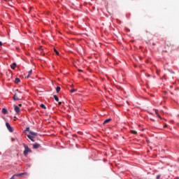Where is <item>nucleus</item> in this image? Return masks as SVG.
<instances>
[{
    "label": "nucleus",
    "mask_w": 179,
    "mask_h": 179,
    "mask_svg": "<svg viewBox=\"0 0 179 179\" xmlns=\"http://www.w3.org/2000/svg\"><path fill=\"white\" fill-rule=\"evenodd\" d=\"M54 51H55V54L57 55H59V52H58V50H57V49H54Z\"/></svg>",
    "instance_id": "obj_17"
},
{
    "label": "nucleus",
    "mask_w": 179,
    "mask_h": 179,
    "mask_svg": "<svg viewBox=\"0 0 179 179\" xmlns=\"http://www.w3.org/2000/svg\"><path fill=\"white\" fill-rule=\"evenodd\" d=\"M110 121H111V118L106 119V120L103 122V125H106V124H108V122H110Z\"/></svg>",
    "instance_id": "obj_9"
},
{
    "label": "nucleus",
    "mask_w": 179,
    "mask_h": 179,
    "mask_svg": "<svg viewBox=\"0 0 179 179\" xmlns=\"http://www.w3.org/2000/svg\"><path fill=\"white\" fill-rule=\"evenodd\" d=\"M160 177H162V176H161V175H157V179L160 178Z\"/></svg>",
    "instance_id": "obj_21"
},
{
    "label": "nucleus",
    "mask_w": 179,
    "mask_h": 179,
    "mask_svg": "<svg viewBox=\"0 0 179 179\" xmlns=\"http://www.w3.org/2000/svg\"><path fill=\"white\" fill-rule=\"evenodd\" d=\"M56 92L57 93H59V92H61V87H57Z\"/></svg>",
    "instance_id": "obj_15"
},
{
    "label": "nucleus",
    "mask_w": 179,
    "mask_h": 179,
    "mask_svg": "<svg viewBox=\"0 0 179 179\" xmlns=\"http://www.w3.org/2000/svg\"><path fill=\"white\" fill-rule=\"evenodd\" d=\"M18 106L22 107V104L21 103L18 104Z\"/></svg>",
    "instance_id": "obj_23"
},
{
    "label": "nucleus",
    "mask_w": 179,
    "mask_h": 179,
    "mask_svg": "<svg viewBox=\"0 0 179 179\" xmlns=\"http://www.w3.org/2000/svg\"><path fill=\"white\" fill-rule=\"evenodd\" d=\"M62 104V102H59V106H61Z\"/></svg>",
    "instance_id": "obj_22"
},
{
    "label": "nucleus",
    "mask_w": 179,
    "mask_h": 179,
    "mask_svg": "<svg viewBox=\"0 0 179 179\" xmlns=\"http://www.w3.org/2000/svg\"><path fill=\"white\" fill-rule=\"evenodd\" d=\"M6 127L10 132H13V129L10 127V124L8 122L6 123Z\"/></svg>",
    "instance_id": "obj_3"
},
{
    "label": "nucleus",
    "mask_w": 179,
    "mask_h": 179,
    "mask_svg": "<svg viewBox=\"0 0 179 179\" xmlns=\"http://www.w3.org/2000/svg\"><path fill=\"white\" fill-rule=\"evenodd\" d=\"M25 131H27L28 132H30V127H27Z\"/></svg>",
    "instance_id": "obj_20"
},
{
    "label": "nucleus",
    "mask_w": 179,
    "mask_h": 179,
    "mask_svg": "<svg viewBox=\"0 0 179 179\" xmlns=\"http://www.w3.org/2000/svg\"><path fill=\"white\" fill-rule=\"evenodd\" d=\"M53 97H54V99H55V101H59V98H58V96L54 95Z\"/></svg>",
    "instance_id": "obj_13"
},
{
    "label": "nucleus",
    "mask_w": 179,
    "mask_h": 179,
    "mask_svg": "<svg viewBox=\"0 0 179 179\" xmlns=\"http://www.w3.org/2000/svg\"><path fill=\"white\" fill-rule=\"evenodd\" d=\"M78 72H82V70H78Z\"/></svg>",
    "instance_id": "obj_26"
},
{
    "label": "nucleus",
    "mask_w": 179,
    "mask_h": 179,
    "mask_svg": "<svg viewBox=\"0 0 179 179\" xmlns=\"http://www.w3.org/2000/svg\"><path fill=\"white\" fill-rule=\"evenodd\" d=\"M148 78H150V75L148 74Z\"/></svg>",
    "instance_id": "obj_27"
},
{
    "label": "nucleus",
    "mask_w": 179,
    "mask_h": 179,
    "mask_svg": "<svg viewBox=\"0 0 179 179\" xmlns=\"http://www.w3.org/2000/svg\"><path fill=\"white\" fill-rule=\"evenodd\" d=\"M30 135H32V136H37L38 134L34 131H29Z\"/></svg>",
    "instance_id": "obj_11"
},
{
    "label": "nucleus",
    "mask_w": 179,
    "mask_h": 179,
    "mask_svg": "<svg viewBox=\"0 0 179 179\" xmlns=\"http://www.w3.org/2000/svg\"><path fill=\"white\" fill-rule=\"evenodd\" d=\"M27 138H29V139H30V141H31L32 142H35V140H34V136L30 135V134H28L27 135Z\"/></svg>",
    "instance_id": "obj_6"
},
{
    "label": "nucleus",
    "mask_w": 179,
    "mask_h": 179,
    "mask_svg": "<svg viewBox=\"0 0 179 179\" xmlns=\"http://www.w3.org/2000/svg\"><path fill=\"white\" fill-rule=\"evenodd\" d=\"M22 145L25 149L23 152L24 156H27L29 153H31V150L29 148L28 145L23 143Z\"/></svg>",
    "instance_id": "obj_1"
},
{
    "label": "nucleus",
    "mask_w": 179,
    "mask_h": 179,
    "mask_svg": "<svg viewBox=\"0 0 179 179\" xmlns=\"http://www.w3.org/2000/svg\"><path fill=\"white\" fill-rule=\"evenodd\" d=\"M11 69H16V63H13L11 64Z\"/></svg>",
    "instance_id": "obj_12"
},
{
    "label": "nucleus",
    "mask_w": 179,
    "mask_h": 179,
    "mask_svg": "<svg viewBox=\"0 0 179 179\" xmlns=\"http://www.w3.org/2000/svg\"><path fill=\"white\" fill-rule=\"evenodd\" d=\"M40 107L41 108H44L45 110V105H44V104H43V103H41V105H40Z\"/></svg>",
    "instance_id": "obj_18"
},
{
    "label": "nucleus",
    "mask_w": 179,
    "mask_h": 179,
    "mask_svg": "<svg viewBox=\"0 0 179 179\" xmlns=\"http://www.w3.org/2000/svg\"><path fill=\"white\" fill-rule=\"evenodd\" d=\"M171 94H173V92H171Z\"/></svg>",
    "instance_id": "obj_29"
},
{
    "label": "nucleus",
    "mask_w": 179,
    "mask_h": 179,
    "mask_svg": "<svg viewBox=\"0 0 179 179\" xmlns=\"http://www.w3.org/2000/svg\"><path fill=\"white\" fill-rule=\"evenodd\" d=\"M31 73H33V70H30L29 72H28V74L27 76H26V78L27 79H29V78H30V75H31Z\"/></svg>",
    "instance_id": "obj_8"
},
{
    "label": "nucleus",
    "mask_w": 179,
    "mask_h": 179,
    "mask_svg": "<svg viewBox=\"0 0 179 179\" xmlns=\"http://www.w3.org/2000/svg\"><path fill=\"white\" fill-rule=\"evenodd\" d=\"M157 117H159V118H161L160 115H157Z\"/></svg>",
    "instance_id": "obj_24"
},
{
    "label": "nucleus",
    "mask_w": 179,
    "mask_h": 179,
    "mask_svg": "<svg viewBox=\"0 0 179 179\" xmlns=\"http://www.w3.org/2000/svg\"><path fill=\"white\" fill-rule=\"evenodd\" d=\"M13 99L15 100V101H19V100H20V99L19 98V96L16 94H14Z\"/></svg>",
    "instance_id": "obj_7"
},
{
    "label": "nucleus",
    "mask_w": 179,
    "mask_h": 179,
    "mask_svg": "<svg viewBox=\"0 0 179 179\" xmlns=\"http://www.w3.org/2000/svg\"><path fill=\"white\" fill-rule=\"evenodd\" d=\"M130 132L131 134H134V135H138V132L135 130H131Z\"/></svg>",
    "instance_id": "obj_14"
},
{
    "label": "nucleus",
    "mask_w": 179,
    "mask_h": 179,
    "mask_svg": "<svg viewBox=\"0 0 179 179\" xmlns=\"http://www.w3.org/2000/svg\"><path fill=\"white\" fill-rule=\"evenodd\" d=\"M14 110L17 114H19L20 113V108L17 105H14Z\"/></svg>",
    "instance_id": "obj_4"
},
{
    "label": "nucleus",
    "mask_w": 179,
    "mask_h": 179,
    "mask_svg": "<svg viewBox=\"0 0 179 179\" xmlns=\"http://www.w3.org/2000/svg\"><path fill=\"white\" fill-rule=\"evenodd\" d=\"M167 127V124H165V127Z\"/></svg>",
    "instance_id": "obj_28"
},
{
    "label": "nucleus",
    "mask_w": 179,
    "mask_h": 179,
    "mask_svg": "<svg viewBox=\"0 0 179 179\" xmlns=\"http://www.w3.org/2000/svg\"><path fill=\"white\" fill-rule=\"evenodd\" d=\"M1 113H2L3 114H8V110H6V108H2V110H1Z\"/></svg>",
    "instance_id": "obj_10"
},
{
    "label": "nucleus",
    "mask_w": 179,
    "mask_h": 179,
    "mask_svg": "<svg viewBox=\"0 0 179 179\" xmlns=\"http://www.w3.org/2000/svg\"><path fill=\"white\" fill-rule=\"evenodd\" d=\"M71 93H75V92H76V90L75 89H73V90H71Z\"/></svg>",
    "instance_id": "obj_19"
},
{
    "label": "nucleus",
    "mask_w": 179,
    "mask_h": 179,
    "mask_svg": "<svg viewBox=\"0 0 179 179\" xmlns=\"http://www.w3.org/2000/svg\"><path fill=\"white\" fill-rule=\"evenodd\" d=\"M0 45H2V42L0 41Z\"/></svg>",
    "instance_id": "obj_25"
},
{
    "label": "nucleus",
    "mask_w": 179,
    "mask_h": 179,
    "mask_svg": "<svg viewBox=\"0 0 179 179\" xmlns=\"http://www.w3.org/2000/svg\"><path fill=\"white\" fill-rule=\"evenodd\" d=\"M38 148H41V145L37 143L33 144V149H38Z\"/></svg>",
    "instance_id": "obj_5"
},
{
    "label": "nucleus",
    "mask_w": 179,
    "mask_h": 179,
    "mask_svg": "<svg viewBox=\"0 0 179 179\" xmlns=\"http://www.w3.org/2000/svg\"><path fill=\"white\" fill-rule=\"evenodd\" d=\"M27 172H24L19 174H15L10 178V179H15V177H20V176H27Z\"/></svg>",
    "instance_id": "obj_2"
},
{
    "label": "nucleus",
    "mask_w": 179,
    "mask_h": 179,
    "mask_svg": "<svg viewBox=\"0 0 179 179\" xmlns=\"http://www.w3.org/2000/svg\"><path fill=\"white\" fill-rule=\"evenodd\" d=\"M20 79L18 78H16L15 80V83H20Z\"/></svg>",
    "instance_id": "obj_16"
}]
</instances>
